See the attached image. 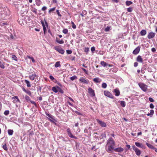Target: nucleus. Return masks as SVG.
<instances>
[{
	"label": "nucleus",
	"instance_id": "29",
	"mask_svg": "<svg viewBox=\"0 0 157 157\" xmlns=\"http://www.w3.org/2000/svg\"><path fill=\"white\" fill-rule=\"evenodd\" d=\"M117 68H113V69H110V70H109V72H117Z\"/></svg>",
	"mask_w": 157,
	"mask_h": 157
},
{
	"label": "nucleus",
	"instance_id": "54",
	"mask_svg": "<svg viewBox=\"0 0 157 157\" xmlns=\"http://www.w3.org/2000/svg\"><path fill=\"white\" fill-rule=\"evenodd\" d=\"M7 24V23H6V22H2L1 23V24H0V25H1V26H4L5 25H6Z\"/></svg>",
	"mask_w": 157,
	"mask_h": 157
},
{
	"label": "nucleus",
	"instance_id": "35",
	"mask_svg": "<svg viewBox=\"0 0 157 157\" xmlns=\"http://www.w3.org/2000/svg\"><path fill=\"white\" fill-rule=\"evenodd\" d=\"M77 77L76 76L74 75L73 76H72L70 78V79L71 80L73 81L74 80L76 79H77Z\"/></svg>",
	"mask_w": 157,
	"mask_h": 157
},
{
	"label": "nucleus",
	"instance_id": "4",
	"mask_svg": "<svg viewBox=\"0 0 157 157\" xmlns=\"http://www.w3.org/2000/svg\"><path fill=\"white\" fill-rule=\"evenodd\" d=\"M133 150L135 151L136 155H140L141 154L140 151L134 145L132 146Z\"/></svg>",
	"mask_w": 157,
	"mask_h": 157
},
{
	"label": "nucleus",
	"instance_id": "5",
	"mask_svg": "<svg viewBox=\"0 0 157 157\" xmlns=\"http://www.w3.org/2000/svg\"><path fill=\"white\" fill-rule=\"evenodd\" d=\"M67 132L68 135V136L70 137L71 138H74V139H77L76 137L73 136L72 133H71V132L70 128H68L67 129Z\"/></svg>",
	"mask_w": 157,
	"mask_h": 157
},
{
	"label": "nucleus",
	"instance_id": "16",
	"mask_svg": "<svg viewBox=\"0 0 157 157\" xmlns=\"http://www.w3.org/2000/svg\"><path fill=\"white\" fill-rule=\"evenodd\" d=\"M79 81L84 83L87 84L88 83V81L84 79L83 78H80L79 80Z\"/></svg>",
	"mask_w": 157,
	"mask_h": 157
},
{
	"label": "nucleus",
	"instance_id": "2",
	"mask_svg": "<svg viewBox=\"0 0 157 157\" xmlns=\"http://www.w3.org/2000/svg\"><path fill=\"white\" fill-rule=\"evenodd\" d=\"M138 85L141 89L144 92H146L147 90V86L145 84L140 82L138 83Z\"/></svg>",
	"mask_w": 157,
	"mask_h": 157
},
{
	"label": "nucleus",
	"instance_id": "61",
	"mask_svg": "<svg viewBox=\"0 0 157 157\" xmlns=\"http://www.w3.org/2000/svg\"><path fill=\"white\" fill-rule=\"evenodd\" d=\"M13 102L14 103H15L16 102H18V101H17V100L16 99H15V100H13Z\"/></svg>",
	"mask_w": 157,
	"mask_h": 157
},
{
	"label": "nucleus",
	"instance_id": "25",
	"mask_svg": "<svg viewBox=\"0 0 157 157\" xmlns=\"http://www.w3.org/2000/svg\"><path fill=\"white\" fill-rule=\"evenodd\" d=\"M25 82L26 83L27 86L28 87H30L31 86V85L29 82L27 80H25Z\"/></svg>",
	"mask_w": 157,
	"mask_h": 157
},
{
	"label": "nucleus",
	"instance_id": "49",
	"mask_svg": "<svg viewBox=\"0 0 157 157\" xmlns=\"http://www.w3.org/2000/svg\"><path fill=\"white\" fill-rule=\"evenodd\" d=\"M149 101L151 102H153L154 101V100L151 98H149Z\"/></svg>",
	"mask_w": 157,
	"mask_h": 157
},
{
	"label": "nucleus",
	"instance_id": "59",
	"mask_svg": "<svg viewBox=\"0 0 157 157\" xmlns=\"http://www.w3.org/2000/svg\"><path fill=\"white\" fill-rule=\"evenodd\" d=\"M31 59L32 60V61L33 63H35V61L34 60V59L33 57H32V58H31Z\"/></svg>",
	"mask_w": 157,
	"mask_h": 157
},
{
	"label": "nucleus",
	"instance_id": "19",
	"mask_svg": "<svg viewBox=\"0 0 157 157\" xmlns=\"http://www.w3.org/2000/svg\"><path fill=\"white\" fill-rule=\"evenodd\" d=\"M57 89H60V88H59V87L58 86H56V87H53L52 88V90L53 92L56 93L58 91Z\"/></svg>",
	"mask_w": 157,
	"mask_h": 157
},
{
	"label": "nucleus",
	"instance_id": "38",
	"mask_svg": "<svg viewBox=\"0 0 157 157\" xmlns=\"http://www.w3.org/2000/svg\"><path fill=\"white\" fill-rule=\"evenodd\" d=\"M63 32L65 34H67L68 32V30L67 29H64L63 30Z\"/></svg>",
	"mask_w": 157,
	"mask_h": 157
},
{
	"label": "nucleus",
	"instance_id": "60",
	"mask_svg": "<svg viewBox=\"0 0 157 157\" xmlns=\"http://www.w3.org/2000/svg\"><path fill=\"white\" fill-rule=\"evenodd\" d=\"M151 51L153 52H155L156 51V49L155 48H151Z\"/></svg>",
	"mask_w": 157,
	"mask_h": 157
},
{
	"label": "nucleus",
	"instance_id": "62",
	"mask_svg": "<svg viewBox=\"0 0 157 157\" xmlns=\"http://www.w3.org/2000/svg\"><path fill=\"white\" fill-rule=\"evenodd\" d=\"M101 136H103V137H106V135H105V134H101Z\"/></svg>",
	"mask_w": 157,
	"mask_h": 157
},
{
	"label": "nucleus",
	"instance_id": "44",
	"mask_svg": "<svg viewBox=\"0 0 157 157\" xmlns=\"http://www.w3.org/2000/svg\"><path fill=\"white\" fill-rule=\"evenodd\" d=\"M110 27L109 26H107L105 29V31L106 32H108L109 31Z\"/></svg>",
	"mask_w": 157,
	"mask_h": 157
},
{
	"label": "nucleus",
	"instance_id": "14",
	"mask_svg": "<svg viewBox=\"0 0 157 157\" xmlns=\"http://www.w3.org/2000/svg\"><path fill=\"white\" fill-rule=\"evenodd\" d=\"M136 61L139 63H142L143 62V59L142 57L140 56H138L136 58Z\"/></svg>",
	"mask_w": 157,
	"mask_h": 157
},
{
	"label": "nucleus",
	"instance_id": "39",
	"mask_svg": "<svg viewBox=\"0 0 157 157\" xmlns=\"http://www.w3.org/2000/svg\"><path fill=\"white\" fill-rule=\"evenodd\" d=\"M2 147L6 151H7L8 150L6 144L3 145Z\"/></svg>",
	"mask_w": 157,
	"mask_h": 157
},
{
	"label": "nucleus",
	"instance_id": "58",
	"mask_svg": "<svg viewBox=\"0 0 157 157\" xmlns=\"http://www.w3.org/2000/svg\"><path fill=\"white\" fill-rule=\"evenodd\" d=\"M76 25L74 24H73V25H72V28L74 29H75L76 28Z\"/></svg>",
	"mask_w": 157,
	"mask_h": 157
},
{
	"label": "nucleus",
	"instance_id": "51",
	"mask_svg": "<svg viewBox=\"0 0 157 157\" xmlns=\"http://www.w3.org/2000/svg\"><path fill=\"white\" fill-rule=\"evenodd\" d=\"M91 50L92 52H93L95 51V48L94 47H93L91 48Z\"/></svg>",
	"mask_w": 157,
	"mask_h": 157
},
{
	"label": "nucleus",
	"instance_id": "33",
	"mask_svg": "<svg viewBox=\"0 0 157 157\" xmlns=\"http://www.w3.org/2000/svg\"><path fill=\"white\" fill-rule=\"evenodd\" d=\"M50 78L53 81V82H56V79H55L54 77L52 76V75H50L49 76Z\"/></svg>",
	"mask_w": 157,
	"mask_h": 157
},
{
	"label": "nucleus",
	"instance_id": "23",
	"mask_svg": "<svg viewBox=\"0 0 157 157\" xmlns=\"http://www.w3.org/2000/svg\"><path fill=\"white\" fill-rule=\"evenodd\" d=\"M56 41L59 44H63L64 43V41L63 40H60V39H56Z\"/></svg>",
	"mask_w": 157,
	"mask_h": 157
},
{
	"label": "nucleus",
	"instance_id": "15",
	"mask_svg": "<svg viewBox=\"0 0 157 157\" xmlns=\"http://www.w3.org/2000/svg\"><path fill=\"white\" fill-rule=\"evenodd\" d=\"M135 145L136 146L139 147H140L142 148H145V147L142 144H140L139 142H135Z\"/></svg>",
	"mask_w": 157,
	"mask_h": 157
},
{
	"label": "nucleus",
	"instance_id": "24",
	"mask_svg": "<svg viewBox=\"0 0 157 157\" xmlns=\"http://www.w3.org/2000/svg\"><path fill=\"white\" fill-rule=\"evenodd\" d=\"M114 92L115 93V95L116 96H118L120 95V91H119L117 89L114 90Z\"/></svg>",
	"mask_w": 157,
	"mask_h": 157
},
{
	"label": "nucleus",
	"instance_id": "21",
	"mask_svg": "<svg viewBox=\"0 0 157 157\" xmlns=\"http://www.w3.org/2000/svg\"><path fill=\"white\" fill-rule=\"evenodd\" d=\"M101 64L102 66L104 67L107 66V65H108V63H106L105 62L103 61H102L101 62Z\"/></svg>",
	"mask_w": 157,
	"mask_h": 157
},
{
	"label": "nucleus",
	"instance_id": "28",
	"mask_svg": "<svg viewBox=\"0 0 157 157\" xmlns=\"http://www.w3.org/2000/svg\"><path fill=\"white\" fill-rule=\"evenodd\" d=\"M25 98L26 100L28 102L30 101L31 100L30 97L27 95H25Z\"/></svg>",
	"mask_w": 157,
	"mask_h": 157
},
{
	"label": "nucleus",
	"instance_id": "8",
	"mask_svg": "<svg viewBox=\"0 0 157 157\" xmlns=\"http://www.w3.org/2000/svg\"><path fill=\"white\" fill-rule=\"evenodd\" d=\"M155 33L153 32H151L148 33L147 37L149 39H151L154 37L155 36Z\"/></svg>",
	"mask_w": 157,
	"mask_h": 157
},
{
	"label": "nucleus",
	"instance_id": "42",
	"mask_svg": "<svg viewBox=\"0 0 157 157\" xmlns=\"http://www.w3.org/2000/svg\"><path fill=\"white\" fill-rule=\"evenodd\" d=\"M12 99H16L17 100V101H18V102H20V100H19V99H18V98L17 96H14V97H13L12 98Z\"/></svg>",
	"mask_w": 157,
	"mask_h": 157
},
{
	"label": "nucleus",
	"instance_id": "6",
	"mask_svg": "<svg viewBox=\"0 0 157 157\" xmlns=\"http://www.w3.org/2000/svg\"><path fill=\"white\" fill-rule=\"evenodd\" d=\"M97 122L100 125L103 127H105L106 126V124L104 121L100 120L99 119H97Z\"/></svg>",
	"mask_w": 157,
	"mask_h": 157
},
{
	"label": "nucleus",
	"instance_id": "18",
	"mask_svg": "<svg viewBox=\"0 0 157 157\" xmlns=\"http://www.w3.org/2000/svg\"><path fill=\"white\" fill-rule=\"evenodd\" d=\"M22 90L23 91L25 92L27 94H28L29 96H31L32 95L31 92L29 90H26L23 87L22 88Z\"/></svg>",
	"mask_w": 157,
	"mask_h": 157
},
{
	"label": "nucleus",
	"instance_id": "3",
	"mask_svg": "<svg viewBox=\"0 0 157 157\" xmlns=\"http://www.w3.org/2000/svg\"><path fill=\"white\" fill-rule=\"evenodd\" d=\"M54 48L56 51L62 54H63L64 53V50L60 47L56 46L54 47Z\"/></svg>",
	"mask_w": 157,
	"mask_h": 157
},
{
	"label": "nucleus",
	"instance_id": "43",
	"mask_svg": "<svg viewBox=\"0 0 157 157\" xmlns=\"http://www.w3.org/2000/svg\"><path fill=\"white\" fill-rule=\"evenodd\" d=\"M132 7H129L127 9V11L128 12H131L132 11Z\"/></svg>",
	"mask_w": 157,
	"mask_h": 157
},
{
	"label": "nucleus",
	"instance_id": "36",
	"mask_svg": "<svg viewBox=\"0 0 157 157\" xmlns=\"http://www.w3.org/2000/svg\"><path fill=\"white\" fill-rule=\"evenodd\" d=\"M12 58L13 60L16 61H17V58L15 55H13L12 56Z\"/></svg>",
	"mask_w": 157,
	"mask_h": 157
},
{
	"label": "nucleus",
	"instance_id": "52",
	"mask_svg": "<svg viewBox=\"0 0 157 157\" xmlns=\"http://www.w3.org/2000/svg\"><path fill=\"white\" fill-rule=\"evenodd\" d=\"M46 9H47V7H46V6H43V7L42 8L41 10H42V11H45V10H46Z\"/></svg>",
	"mask_w": 157,
	"mask_h": 157
},
{
	"label": "nucleus",
	"instance_id": "45",
	"mask_svg": "<svg viewBox=\"0 0 157 157\" xmlns=\"http://www.w3.org/2000/svg\"><path fill=\"white\" fill-rule=\"evenodd\" d=\"M66 52L68 54H70L72 53V51L71 50H66Z\"/></svg>",
	"mask_w": 157,
	"mask_h": 157
},
{
	"label": "nucleus",
	"instance_id": "47",
	"mask_svg": "<svg viewBox=\"0 0 157 157\" xmlns=\"http://www.w3.org/2000/svg\"><path fill=\"white\" fill-rule=\"evenodd\" d=\"M55 10V7H54L50 9L49 11V13H50L52 11H54Z\"/></svg>",
	"mask_w": 157,
	"mask_h": 157
},
{
	"label": "nucleus",
	"instance_id": "57",
	"mask_svg": "<svg viewBox=\"0 0 157 157\" xmlns=\"http://www.w3.org/2000/svg\"><path fill=\"white\" fill-rule=\"evenodd\" d=\"M82 70L84 71L85 72V73L87 74V71L84 68H82Z\"/></svg>",
	"mask_w": 157,
	"mask_h": 157
},
{
	"label": "nucleus",
	"instance_id": "27",
	"mask_svg": "<svg viewBox=\"0 0 157 157\" xmlns=\"http://www.w3.org/2000/svg\"><path fill=\"white\" fill-rule=\"evenodd\" d=\"M13 130L9 129L8 130V133L9 135H12L13 133Z\"/></svg>",
	"mask_w": 157,
	"mask_h": 157
},
{
	"label": "nucleus",
	"instance_id": "17",
	"mask_svg": "<svg viewBox=\"0 0 157 157\" xmlns=\"http://www.w3.org/2000/svg\"><path fill=\"white\" fill-rule=\"evenodd\" d=\"M93 81L95 83H100L101 80L98 78H96L93 79Z\"/></svg>",
	"mask_w": 157,
	"mask_h": 157
},
{
	"label": "nucleus",
	"instance_id": "41",
	"mask_svg": "<svg viewBox=\"0 0 157 157\" xmlns=\"http://www.w3.org/2000/svg\"><path fill=\"white\" fill-rule=\"evenodd\" d=\"M9 113V110H6L4 113V114L5 115H7Z\"/></svg>",
	"mask_w": 157,
	"mask_h": 157
},
{
	"label": "nucleus",
	"instance_id": "11",
	"mask_svg": "<svg viewBox=\"0 0 157 157\" xmlns=\"http://www.w3.org/2000/svg\"><path fill=\"white\" fill-rule=\"evenodd\" d=\"M113 150L115 152H121L123 151L124 149L123 148L119 147L117 148H114Z\"/></svg>",
	"mask_w": 157,
	"mask_h": 157
},
{
	"label": "nucleus",
	"instance_id": "31",
	"mask_svg": "<svg viewBox=\"0 0 157 157\" xmlns=\"http://www.w3.org/2000/svg\"><path fill=\"white\" fill-rule=\"evenodd\" d=\"M121 105L122 107H124L125 106V102L124 101H121Z\"/></svg>",
	"mask_w": 157,
	"mask_h": 157
},
{
	"label": "nucleus",
	"instance_id": "22",
	"mask_svg": "<svg viewBox=\"0 0 157 157\" xmlns=\"http://www.w3.org/2000/svg\"><path fill=\"white\" fill-rule=\"evenodd\" d=\"M36 76V75L35 74H32V75H30L29 77L31 80H34Z\"/></svg>",
	"mask_w": 157,
	"mask_h": 157
},
{
	"label": "nucleus",
	"instance_id": "32",
	"mask_svg": "<svg viewBox=\"0 0 157 157\" xmlns=\"http://www.w3.org/2000/svg\"><path fill=\"white\" fill-rule=\"evenodd\" d=\"M154 113V111L153 110H150V113H148L147 114L148 116H152Z\"/></svg>",
	"mask_w": 157,
	"mask_h": 157
},
{
	"label": "nucleus",
	"instance_id": "12",
	"mask_svg": "<svg viewBox=\"0 0 157 157\" xmlns=\"http://www.w3.org/2000/svg\"><path fill=\"white\" fill-rule=\"evenodd\" d=\"M140 47L139 46L137 47L133 51V53L135 55L138 54L140 51Z\"/></svg>",
	"mask_w": 157,
	"mask_h": 157
},
{
	"label": "nucleus",
	"instance_id": "26",
	"mask_svg": "<svg viewBox=\"0 0 157 157\" xmlns=\"http://www.w3.org/2000/svg\"><path fill=\"white\" fill-rule=\"evenodd\" d=\"M146 145H147V146L150 148H151V149H155V148L154 147V146H153L152 145L149 144H148V143H146Z\"/></svg>",
	"mask_w": 157,
	"mask_h": 157
},
{
	"label": "nucleus",
	"instance_id": "53",
	"mask_svg": "<svg viewBox=\"0 0 157 157\" xmlns=\"http://www.w3.org/2000/svg\"><path fill=\"white\" fill-rule=\"evenodd\" d=\"M150 107L151 109H153L154 108V106L152 103H151L150 105Z\"/></svg>",
	"mask_w": 157,
	"mask_h": 157
},
{
	"label": "nucleus",
	"instance_id": "30",
	"mask_svg": "<svg viewBox=\"0 0 157 157\" xmlns=\"http://www.w3.org/2000/svg\"><path fill=\"white\" fill-rule=\"evenodd\" d=\"M126 4L127 6H129L130 5H131L132 4V2L131 1H127L126 2Z\"/></svg>",
	"mask_w": 157,
	"mask_h": 157
},
{
	"label": "nucleus",
	"instance_id": "40",
	"mask_svg": "<svg viewBox=\"0 0 157 157\" xmlns=\"http://www.w3.org/2000/svg\"><path fill=\"white\" fill-rule=\"evenodd\" d=\"M0 67L2 69H4L5 68L4 65L2 63V62L0 61Z\"/></svg>",
	"mask_w": 157,
	"mask_h": 157
},
{
	"label": "nucleus",
	"instance_id": "46",
	"mask_svg": "<svg viewBox=\"0 0 157 157\" xmlns=\"http://www.w3.org/2000/svg\"><path fill=\"white\" fill-rule=\"evenodd\" d=\"M84 51L85 52L87 53L89 51V48H85Z\"/></svg>",
	"mask_w": 157,
	"mask_h": 157
},
{
	"label": "nucleus",
	"instance_id": "34",
	"mask_svg": "<svg viewBox=\"0 0 157 157\" xmlns=\"http://www.w3.org/2000/svg\"><path fill=\"white\" fill-rule=\"evenodd\" d=\"M60 66V62L59 61L57 62L55 64V66L56 67H57Z\"/></svg>",
	"mask_w": 157,
	"mask_h": 157
},
{
	"label": "nucleus",
	"instance_id": "64",
	"mask_svg": "<svg viewBox=\"0 0 157 157\" xmlns=\"http://www.w3.org/2000/svg\"><path fill=\"white\" fill-rule=\"evenodd\" d=\"M141 134H142V132H139L137 134L138 136L139 135H140Z\"/></svg>",
	"mask_w": 157,
	"mask_h": 157
},
{
	"label": "nucleus",
	"instance_id": "37",
	"mask_svg": "<svg viewBox=\"0 0 157 157\" xmlns=\"http://www.w3.org/2000/svg\"><path fill=\"white\" fill-rule=\"evenodd\" d=\"M107 84L106 83H103L102 84V87L103 88H106L107 87Z\"/></svg>",
	"mask_w": 157,
	"mask_h": 157
},
{
	"label": "nucleus",
	"instance_id": "20",
	"mask_svg": "<svg viewBox=\"0 0 157 157\" xmlns=\"http://www.w3.org/2000/svg\"><path fill=\"white\" fill-rule=\"evenodd\" d=\"M147 33V31L143 29L140 32V34L142 36H145Z\"/></svg>",
	"mask_w": 157,
	"mask_h": 157
},
{
	"label": "nucleus",
	"instance_id": "55",
	"mask_svg": "<svg viewBox=\"0 0 157 157\" xmlns=\"http://www.w3.org/2000/svg\"><path fill=\"white\" fill-rule=\"evenodd\" d=\"M82 13L84 15H86V10H83L82 11Z\"/></svg>",
	"mask_w": 157,
	"mask_h": 157
},
{
	"label": "nucleus",
	"instance_id": "10",
	"mask_svg": "<svg viewBox=\"0 0 157 157\" xmlns=\"http://www.w3.org/2000/svg\"><path fill=\"white\" fill-rule=\"evenodd\" d=\"M88 93L90 95L94 96L95 95L94 90L91 88L90 87L88 89Z\"/></svg>",
	"mask_w": 157,
	"mask_h": 157
},
{
	"label": "nucleus",
	"instance_id": "9",
	"mask_svg": "<svg viewBox=\"0 0 157 157\" xmlns=\"http://www.w3.org/2000/svg\"><path fill=\"white\" fill-rule=\"evenodd\" d=\"M46 115H47L50 118H48V119L49 120L53 123L54 122V121H55V119L53 118V116L52 115H51L50 114L47 113L46 114Z\"/></svg>",
	"mask_w": 157,
	"mask_h": 157
},
{
	"label": "nucleus",
	"instance_id": "1",
	"mask_svg": "<svg viewBox=\"0 0 157 157\" xmlns=\"http://www.w3.org/2000/svg\"><path fill=\"white\" fill-rule=\"evenodd\" d=\"M115 145V142L114 140L112 138H109L107 140L105 146L106 151L109 153H111L114 148V146Z\"/></svg>",
	"mask_w": 157,
	"mask_h": 157
},
{
	"label": "nucleus",
	"instance_id": "50",
	"mask_svg": "<svg viewBox=\"0 0 157 157\" xmlns=\"http://www.w3.org/2000/svg\"><path fill=\"white\" fill-rule=\"evenodd\" d=\"M56 13H57L58 16L59 17H61V14L59 13V10H56Z\"/></svg>",
	"mask_w": 157,
	"mask_h": 157
},
{
	"label": "nucleus",
	"instance_id": "48",
	"mask_svg": "<svg viewBox=\"0 0 157 157\" xmlns=\"http://www.w3.org/2000/svg\"><path fill=\"white\" fill-rule=\"evenodd\" d=\"M30 102L32 104H33L34 105H35L36 106L37 105H36V103L34 101H31L30 100Z\"/></svg>",
	"mask_w": 157,
	"mask_h": 157
},
{
	"label": "nucleus",
	"instance_id": "56",
	"mask_svg": "<svg viewBox=\"0 0 157 157\" xmlns=\"http://www.w3.org/2000/svg\"><path fill=\"white\" fill-rule=\"evenodd\" d=\"M138 64L137 62H135L134 63V66L135 67H136L138 65Z\"/></svg>",
	"mask_w": 157,
	"mask_h": 157
},
{
	"label": "nucleus",
	"instance_id": "63",
	"mask_svg": "<svg viewBox=\"0 0 157 157\" xmlns=\"http://www.w3.org/2000/svg\"><path fill=\"white\" fill-rule=\"evenodd\" d=\"M126 147L128 149H129L130 148V146L129 145H126Z\"/></svg>",
	"mask_w": 157,
	"mask_h": 157
},
{
	"label": "nucleus",
	"instance_id": "13",
	"mask_svg": "<svg viewBox=\"0 0 157 157\" xmlns=\"http://www.w3.org/2000/svg\"><path fill=\"white\" fill-rule=\"evenodd\" d=\"M44 21L45 23L43 25H42L43 27V29L44 31V34H45L46 31V27H48V24L47 23L45 20Z\"/></svg>",
	"mask_w": 157,
	"mask_h": 157
},
{
	"label": "nucleus",
	"instance_id": "7",
	"mask_svg": "<svg viewBox=\"0 0 157 157\" xmlns=\"http://www.w3.org/2000/svg\"><path fill=\"white\" fill-rule=\"evenodd\" d=\"M104 95L109 98H113L112 94L109 92L107 91H105L104 92Z\"/></svg>",
	"mask_w": 157,
	"mask_h": 157
}]
</instances>
